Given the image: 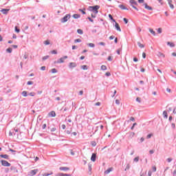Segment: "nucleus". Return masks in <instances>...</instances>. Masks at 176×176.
Listing matches in <instances>:
<instances>
[{"mask_svg":"<svg viewBox=\"0 0 176 176\" xmlns=\"http://www.w3.org/2000/svg\"><path fill=\"white\" fill-rule=\"evenodd\" d=\"M0 157H3V159H7V160H9V156L6 154L3 155V154H1L0 155Z\"/></svg>","mask_w":176,"mask_h":176,"instance_id":"obj_17","label":"nucleus"},{"mask_svg":"<svg viewBox=\"0 0 176 176\" xmlns=\"http://www.w3.org/2000/svg\"><path fill=\"white\" fill-rule=\"evenodd\" d=\"M133 162H135V163H138V162H140V157H136L133 159Z\"/></svg>","mask_w":176,"mask_h":176,"instance_id":"obj_25","label":"nucleus"},{"mask_svg":"<svg viewBox=\"0 0 176 176\" xmlns=\"http://www.w3.org/2000/svg\"><path fill=\"white\" fill-rule=\"evenodd\" d=\"M50 57V56L49 55H46L43 57L42 60H43V61H45V60H47V58H49Z\"/></svg>","mask_w":176,"mask_h":176,"instance_id":"obj_28","label":"nucleus"},{"mask_svg":"<svg viewBox=\"0 0 176 176\" xmlns=\"http://www.w3.org/2000/svg\"><path fill=\"white\" fill-rule=\"evenodd\" d=\"M59 170L60 171H68V170H69V168L65 167V166H61L59 168Z\"/></svg>","mask_w":176,"mask_h":176,"instance_id":"obj_12","label":"nucleus"},{"mask_svg":"<svg viewBox=\"0 0 176 176\" xmlns=\"http://www.w3.org/2000/svg\"><path fill=\"white\" fill-rule=\"evenodd\" d=\"M129 3H131V5H135V6H137V5H138V3H137V1H135V0H130L129 1Z\"/></svg>","mask_w":176,"mask_h":176,"instance_id":"obj_16","label":"nucleus"},{"mask_svg":"<svg viewBox=\"0 0 176 176\" xmlns=\"http://www.w3.org/2000/svg\"><path fill=\"white\" fill-rule=\"evenodd\" d=\"M116 104H117V105H119L120 104V101L119 100H116Z\"/></svg>","mask_w":176,"mask_h":176,"instance_id":"obj_59","label":"nucleus"},{"mask_svg":"<svg viewBox=\"0 0 176 176\" xmlns=\"http://www.w3.org/2000/svg\"><path fill=\"white\" fill-rule=\"evenodd\" d=\"M78 10H79V12H81L82 13V14H86V12H85L83 10L79 9Z\"/></svg>","mask_w":176,"mask_h":176,"instance_id":"obj_47","label":"nucleus"},{"mask_svg":"<svg viewBox=\"0 0 176 176\" xmlns=\"http://www.w3.org/2000/svg\"><path fill=\"white\" fill-rule=\"evenodd\" d=\"M112 170L111 168H108L107 170L104 171V174H109Z\"/></svg>","mask_w":176,"mask_h":176,"instance_id":"obj_32","label":"nucleus"},{"mask_svg":"<svg viewBox=\"0 0 176 176\" xmlns=\"http://www.w3.org/2000/svg\"><path fill=\"white\" fill-rule=\"evenodd\" d=\"M149 31H150L151 34H152L154 36L156 35V32H155V31L153 30V29L150 28Z\"/></svg>","mask_w":176,"mask_h":176,"instance_id":"obj_26","label":"nucleus"},{"mask_svg":"<svg viewBox=\"0 0 176 176\" xmlns=\"http://www.w3.org/2000/svg\"><path fill=\"white\" fill-rule=\"evenodd\" d=\"M167 45H168V46H170V47H174V46H175V45H174V43H170V42H168V43H167Z\"/></svg>","mask_w":176,"mask_h":176,"instance_id":"obj_27","label":"nucleus"},{"mask_svg":"<svg viewBox=\"0 0 176 176\" xmlns=\"http://www.w3.org/2000/svg\"><path fill=\"white\" fill-rule=\"evenodd\" d=\"M27 85H34V82H32V81H28Z\"/></svg>","mask_w":176,"mask_h":176,"instance_id":"obj_45","label":"nucleus"},{"mask_svg":"<svg viewBox=\"0 0 176 176\" xmlns=\"http://www.w3.org/2000/svg\"><path fill=\"white\" fill-rule=\"evenodd\" d=\"M171 127L173 129H175V123H172L171 124Z\"/></svg>","mask_w":176,"mask_h":176,"instance_id":"obj_61","label":"nucleus"},{"mask_svg":"<svg viewBox=\"0 0 176 176\" xmlns=\"http://www.w3.org/2000/svg\"><path fill=\"white\" fill-rule=\"evenodd\" d=\"M52 54H57V51L56 50H52L51 52Z\"/></svg>","mask_w":176,"mask_h":176,"instance_id":"obj_52","label":"nucleus"},{"mask_svg":"<svg viewBox=\"0 0 176 176\" xmlns=\"http://www.w3.org/2000/svg\"><path fill=\"white\" fill-rule=\"evenodd\" d=\"M135 126H137V123L135 122L131 126V130H134V127H135Z\"/></svg>","mask_w":176,"mask_h":176,"instance_id":"obj_40","label":"nucleus"},{"mask_svg":"<svg viewBox=\"0 0 176 176\" xmlns=\"http://www.w3.org/2000/svg\"><path fill=\"white\" fill-rule=\"evenodd\" d=\"M163 116H164V118H165V119H167V118H168V115L167 114L166 111H163Z\"/></svg>","mask_w":176,"mask_h":176,"instance_id":"obj_19","label":"nucleus"},{"mask_svg":"<svg viewBox=\"0 0 176 176\" xmlns=\"http://www.w3.org/2000/svg\"><path fill=\"white\" fill-rule=\"evenodd\" d=\"M142 57L143 58H146V54H145V52L142 53Z\"/></svg>","mask_w":176,"mask_h":176,"instance_id":"obj_56","label":"nucleus"},{"mask_svg":"<svg viewBox=\"0 0 176 176\" xmlns=\"http://www.w3.org/2000/svg\"><path fill=\"white\" fill-rule=\"evenodd\" d=\"M81 69H84L85 71L87 70V65H82Z\"/></svg>","mask_w":176,"mask_h":176,"instance_id":"obj_33","label":"nucleus"},{"mask_svg":"<svg viewBox=\"0 0 176 176\" xmlns=\"http://www.w3.org/2000/svg\"><path fill=\"white\" fill-rule=\"evenodd\" d=\"M173 176H176V170L173 171Z\"/></svg>","mask_w":176,"mask_h":176,"instance_id":"obj_64","label":"nucleus"},{"mask_svg":"<svg viewBox=\"0 0 176 176\" xmlns=\"http://www.w3.org/2000/svg\"><path fill=\"white\" fill-rule=\"evenodd\" d=\"M55 176H71L70 174L59 173L55 175Z\"/></svg>","mask_w":176,"mask_h":176,"instance_id":"obj_11","label":"nucleus"},{"mask_svg":"<svg viewBox=\"0 0 176 176\" xmlns=\"http://www.w3.org/2000/svg\"><path fill=\"white\" fill-rule=\"evenodd\" d=\"M105 76H111V72H107L105 74Z\"/></svg>","mask_w":176,"mask_h":176,"instance_id":"obj_54","label":"nucleus"},{"mask_svg":"<svg viewBox=\"0 0 176 176\" xmlns=\"http://www.w3.org/2000/svg\"><path fill=\"white\" fill-rule=\"evenodd\" d=\"M9 10H10V9H2L1 12L3 13V14H6L8 13Z\"/></svg>","mask_w":176,"mask_h":176,"instance_id":"obj_14","label":"nucleus"},{"mask_svg":"<svg viewBox=\"0 0 176 176\" xmlns=\"http://www.w3.org/2000/svg\"><path fill=\"white\" fill-rule=\"evenodd\" d=\"M91 145H92L93 146H96L97 145V143L96 142V141H92L91 142Z\"/></svg>","mask_w":176,"mask_h":176,"instance_id":"obj_37","label":"nucleus"},{"mask_svg":"<svg viewBox=\"0 0 176 176\" xmlns=\"http://www.w3.org/2000/svg\"><path fill=\"white\" fill-rule=\"evenodd\" d=\"M67 58H68V56H65L58 59L57 60H55L54 62V64H63V63H64V60H67Z\"/></svg>","mask_w":176,"mask_h":176,"instance_id":"obj_2","label":"nucleus"},{"mask_svg":"<svg viewBox=\"0 0 176 176\" xmlns=\"http://www.w3.org/2000/svg\"><path fill=\"white\" fill-rule=\"evenodd\" d=\"M1 165L4 167H10L11 164L6 160H1Z\"/></svg>","mask_w":176,"mask_h":176,"instance_id":"obj_4","label":"nucleus"},{"mask_svg":"<svg viewBox=\"0 0 176 176\" xmlns=\"http://www.w3.org/2000/svg\"><path fill=\"white\" fill-rule=\"evenodd\" d=\"M162 28H159L158 30H157L158 34H162Z\"/></svg>","mask_w":176,"mask_h":176,"instance_id":"obj_41","label":"nucleus"},{"mask_svg":"<svg viewBox=\"0 0 176 176\" xmlns=\"http://www.w3.org/2000/svg\"><path fill=\"white\" fill-rule=\"evenodd\" d=\"M88 46H89V47H96V45H94V43H88L87 44Z\"/></svg>","mask_w":176,"mask_h":176,"instance_id":"obj_31","label":"nucleus"},{"mask_svg":"<svg viewBox=\"0 0 176 176\" xmlns=\"http://www.w3.org/2000/svg\"><path fill=\"white\" fill-rule=\"evenodd\" d=\"M87 19H88V20H89V21H91V23H94V20L91 19L90 16H88Z\"/></svg>","mask_w":176,"mask_h":176,"instance_id":"obj_50","label":"nucleus"},{"mask_svg":"<svg viewBox=\"0 0 176 176\" xmlns=\"http://www.w3.org/2000/svg\"><path fill=\"white\" fill-rule=\"evenodd\" d=\"M123 20L125 24H127V23H129V19L124 18Z\"/></svg>","mask_w":176,"mask_h":176,"instance_id":"obj_42","label":"nucleus"},{"mask_svg":"<svg viewBox=\"0 0 176 176\" xmlns=\"http://www.w3.org/2000/svg\"><path fill=\"white\" fill-rule=\"evenodd\" d=\"M130 120H131V122H135V118H134V117H131V118H130Z\"/></svg>","mask_w":176,"mask_h":176,"instance_id":"obj_53","label":"nucleus"},{"mask_svg":"<svg viewBox=\"0 0 176 176\" xmlns=\"http://www.w3.org/2000/svg\"><path fill=\"white\" fill-rule=\"evenodd\" d=\"M43 175V176L53 175V172H51L50 173H44Z\"/></svg>","mask_w":176,"mask_h":176,"instance_id":"obj_36","label":"nucleus"},{"mask_svg":"<svg viewBox=\"0 0 176 176\" xmlns=\"http://www.w3.org/2000/svg\"><path fill=\"white\" fill-rule=\"evenodd\" d=\"M116 25V30H117V31H119V32H122V29H120V26H119V23H118L117 22H115Z\"/></svg>","mask_w":176,"mask_h":176,"instance_id":"obj_10","label":"nucleus"},{"mask_svg":"<svg viewBox=\"0 0 176 176\" xmlns=\"http://www.w3.org/2000/svg\"><path fill=\"white\" fill-rule=\"evenodd\" d=\"M89 9L90 12H93L95 14H97L98 13V9H100V6H89Z\"/></svg>","mask_w":176,"mask_h":176,"instance_id":"obj_1","label":"nucleus"},{"mask_svg":"<svg viewBox=\"0 0 176 176\" xmlns=\"http://www.w3.org/2000/svg\"><path fill=\"white\" fill-rule=\"evenodd\" d=\"M148 176H152V170L148 171Z\"/></svg>","mask_w":176,"mask_h":176,"instance_id":"obj_60","label":"nucleus"},{"mask_svg":"<svg viewBox=\"0 0 176 176\" xmlns=\"http://www.w3.org/2000/svg\"><path fill=\"white\" fill-rule=\"evenodd\" d=\"M36 173H38V169H34V170H30L28 173V175L33 176V175H35L36 174Z\"/></svg>","mask_w":176,"mask_h":176,"instance_id":"obj_5","label":"nucleus"},{"mask_svg":"<svg viewBox=\"0 0 176 176\" xmlns=\"http://www.w3.org/2000/svg\"><path fill=\"white\" fill-rule=\"evenodd\" d=\"M41 71H45V70H46V66H42V67H41Z\"/></svg>","mask_w":176,"mask_h":176,"instance_id":"obj_43","label":"nucleus"},{"mask_svg":"<svg viewBox=\"0 0 176 176\" xmlns=\"http://www.w3.org/2000/svg\"><path fill=\"white\" fill-rule=\"evenodd\" d=\"M78 34H80V35H83V30L82 29L77 30Z\"/></svg>","mask_w":176,"mask_h":176,"instance_id":"obj_22","label":"nucleus"},{"mask_svg":"<svg viewBox=\"0 0 176 176\" xmlns=\"http://www.w3.org/2000/svg\"><path fill=\"white\" fill-rule=\"evenodd\" d=\"M168 3L170 8V9H174V5L173 4V0L168 1Z\"/></svg>","mask_w":176,"mask_h":176,"instance_id":"obj_13","label":"nucleus"},{"mask_svg":"<svg viewBox=\"0 0 176 176\" xmlns=\"http://www.w3.org/2000/svg\"><path fill=\"white\" fill-rule=\"evenodd\" d=\"M7 53H12V49L11 47H9L6 50Z\"/></svg>","mask_w":176,"mask_h":176,"instance_id":"obj_35","label":"nucleus"},{"mask_svg":"<svg viewBox=\"0 0 176 176\" xmlns=\"http://www.w3.org/2000/svg\"><path fill=\"white\" fill-rule=\"evenodd\" d=\"M166 160H167L168 163H171V162H173L172 158H168Z\"/></svg>","mask_w":176,"mask_h":176,"instance_id":"obj_49","label":"nucleus"},{"mask_svg":"<svg viewBox=\"0 0 176 176\" xmlns=\"http://www.w3.org/2000/svg\"><path fill=\"white\" fill-rule=\"evenodd\" d=\"M96 159H97V155L96 153H92L91 157V162H96Z\"/></svg>","mask_w":176,"mask_h":176,"instance_id":"obj_9","label":"nucleus"},{"mask_svg":"<svg viewBox=\"0 0 176 176\" xmlns=\"http://www.w3.org/2000/svg\"><path fill=\"white\" fill-rule=\"evenodd\" d=\"M73 18L74 19H80V14H73Z\"/></svg>","mask_w":176,"mask_h":176,"instance_id":"obj_18","label":"nucleus"},{"mask_svg":"<svg viewBox=\"0 0 176 176\" xmlns=\"http://www.w3.org/2000/svg\"><path fill=\"white\" fill-rule=\"evenodd\" d=\"M48 116H50V118H55L56 117V112L54 111H50L48 113Z\"/></svg>","mask_w":176,"mask_h":176,"instance_id":"obj_7","label":"nucleus"},{"mask_svg":"<svg viewBox=\"0 0 176 176\" xmlns=\"http://www.w3.org/2000/svg\"><path fill=\"white\" fill-rule=\"evenodd\" d=\"M15 32L17 33L20 32V29L17 28V26L15 27Z\"/></svg>","mask_w":176,"mask_h":176,"instance_id":"obj_46","label":"nucleus"},{"mask_svg":"<svg viewBox=\"0 0 176 176\" xmlns=\"http://www.w3.org/2000/svg\"><path fill=\"white\" fill-rule=\"evenodd\" d=\"M135 135V133L134 132L129 133V138H133Z\"/></svg>","mask_w":176,"mask_h":176,"instance_id":"obj_23","label":"nucleus"},{"mask_svg":"<svg viewBox=\"0 0 176 176\" xmlns=\"http://www.w3.org/2000/svg\"><path fill=\"white\" fill-rule=\"evenodd\" d=\"M107 60H108V61H112V57L109 56V57L107 58Z\"/></svg>","mask_w":176,"mask_h":176,"instance_id":"obj_62","label":"nucleus"},{"mask_svg":"<svg viewBox=\"0 0 176 176\" xmlns=\"http://www.w3.org/2000/svg\"><path fill=\"white\" fill-rule=\"evenodd\" d=\"M138 45L139 46V47H140V49H143V47H145V45L144 44H141L140 42H138Z\"/></svg>","mask_w":176,"mask_h":176,"instance_id":"obj_20","label":"nucleus"},{"mask_svg":"<svg viewBox=\"0 0 176 176\" xmlns=\"http://www.w3.org/2000/svg\"><path fill=\"white\" fill-rule=\"evenodd\" d=\"M44 43L45 45H50V41H49V40H47V41H44Z\"/></svg>","mask_w":176,"mask_h":176,"instance_id":"obj_44","label":"nucleus"},{"mask_svg":"<svg viewBox=\"0 0 176 176\" xmlns=\"http://www.w3.org/2000/svg\"><path fill=\"white\" fill-rule=\"evenodd\" d=\"M136 101H137L138 102H141V98H136Z\"/></svg>","mask_w":176,"mask_h":176,"instance_id":"obj_58","label":"nucleus"},{"mask_svg":"<svg viewBox=\"0 0 176 176\" xmlns=\"http://www.w3.org/2000/svg\"><path fill=\"white\" fill-rule=\"evenodd\" d=\"M159 56L163 57V58H164V57H166V55H164L163 53L159 52Z\"/></svg>","mask_w":176,"mask_h":176,"instance_id":"obj_38","label":"nucleus"},{"mask_svg":"<svg viewBox=\"0 0 176 176\" xmlns=\"http://www.w3.org/2000/svg\"><path fill=\"white\" fill-rule=\"evenodd\" d=\"M101 69H102V71H107V66L102 65L101 66Z\"/></svg>","mask_w":176,"mask_h":176,"instance_id":"obj_34","label":"nucleus"},{"mask_svg":"<svg viewBox=\"0 0 176 176\" xmlns=\"http://www.w3.org/2000/svg\"><path fill=\"white\" fill-rule=\"evenodd\" d=\"M29 96H30L31 97H34L35 96V94L34 92H31L29 94Z\"/></svg>","mask_w":176,"mask_h":176,"instance_id":"obj_51","label":"nucleus"},{"mask_svg":"<svg viewBox=\"0 0 176 176\" xmlns=\"http://www.w3.org/2000/svg\"><path fill=\"white\" fill-rule=\"evenodd\" d=\"M76 65H77L76 63H74V62L69 63V68L72 69V68H76Z\"/></svg>","mask_w":176,"mask_h":176,"instance_id":"obj_6","label":"nucleus"},{"mask_svg":"<svg viewBox=\"0 0 176 176\" xmlns=\"http://www.w3.org/2000/svg\"><path fill=\"white\" fill-rule=\"evenodd\" d=\"M82 42V40L80 38H77L74 40V43H80Z\"/></svg>","mask_w":176,"mask_h":176,"instance_id":"obj_24","label":"nucleus"},{"mask_svg":"<svg viewBox=\"0 0 176 176\" xmlns=\"http://www.w3.org/2000/svg\"><path fill=\"white\" fill-rule=\"evenodd\" d=\"M69 19H71V14H67L63 18L60 19V21L61 23H67Z\"/></svg>","mask_w":176,"mask_h":176,"instance_id":"obj_3","label":"nucleus"},{"mask_svg":"<svg viewBox=\"0 0 176 176\" xmlns=\"http://www.w3.org/2000/svg\"><path fill=\"white\" fill-rule=\"evenodd\" d=\"M51 72L52 74H57V69L56 68H53L52 70H51Z\"/></svg>","mask_w":176,"mask_h":176,"instance_id":"obj_30","label":"nucleus"},{"mask_svg":"<svg viewBox=\"0 0 176 176\" xmlns=\"http://www.w3.org/2000/svg\"><path fill=\"white\" fill-rule=\"evenodd\" d=\"M127 170H130V164H128L125 168V171H127Z\"/></svg>","mask_w":176,"mask_h":176,"instance_id":"obj_39","label":"nucleus"},{"mask_svg":"<svg viewBox=\"0 0 176 176\" xmlns=\"http://www.w3.org/2000/svg\"><path fill=\"white\" fill-rule=\"evenodd\" d=\"M109 17L110 20L113 21V23H116V21L113 19V16H112V15L111 14H109Z\"/></svg>","mask_w":176,"mask_h":176,"instance_id":"obj_21","label":"nucleus"},{"mask_svg":"<svg viewBox=\"0 0 176 176\" xmlns=\"http://www.w3.org/2000/svg\"><path fill=\"white\" fill-rule=\"evenodd\" d=\"M131 6H132V8H133V9H135V10L138 11V8H137V7H135V6L131 5Z\"/></svg>","mask_w":176,"mask_h":176,"instance_id":"obj_57","label":"nucleus"},{"mask_svg":"<svg viewBox=\"0 0 176 176\" xmlns=\"http://www.w3.org/2000/svg\"><path fill=\"white\" fill-rule=\"evenodd\" d=\"M99 45H100V46H105V43L104 42H100Z\"/></svg>","mask_w":176,"mask_h":176,"instance_id":"obj_55","label":"nucleus"},{"mask_svg":"<svg viewBox=\"0 0 176 176\" xmlns=\"http://www.w3.org/2000/svg\"><path fill=\"white\" fill-rule=\"evenodd\" d=\"M43 130H45L46 129V124H44L42 126Z\"/></svg>","mask_w":176,"mask_h":176,"instance_id":"obj_63","label":"nucleus"},{"mask_svg":"<svg viewBox=\"0 0 176 176\" xmlns=\"http://www.w3.org/2000/svg\"><path fill=\"white\" fill-rule=\"evenodd\" d=\"M145 9H147V10H153V8L149 6H148V4L146 3L143 4Z\"/></svg>","mask_w":176,"mask_h":176,"instance_id":"obj_8","label":"nucleus"},{"mask_svg":"<svg viewBox=\"0 0 176 176\" xmlns=\"http://www.w3.org/2000/svg\"><path fill=\"white\" fill-rule=\"evenodd\" d=\"M149 153L150 155H153V153H155V150H150Z\"/></svg>","mask_w":176,"mask_h":176,"instance_id":"obj_48","label":"nucleus"},{"mask_svg":"<svg viewBox=\"0 0 176 176\" xmlns=\"http://www.w3.org/2000/svg\"><path fill=\"white\" fill-rule=\"evenodd\" d=\"M22 96L23 97H27L28 96V94H27V91H23L22 93H21Z\"/></svg>","mask_w":176,"mask_h":176,"instance_id":"obj_29","label":"nucleus"},{"mask_svg":"<svg viewBox=\"0 0 176 176\" xmlns=\"http://www.w3.org/2000/svg\"><path fill=\"white\" fill-rule=\"evenodd\" d=\"M118 7L122 9V10H129V8H126L123 5H120L118 6Z\"/></svg>","mask_w":176,"mask_h":176,"instance_id":"obj_15","label":"nucleus"}]
</instances>
